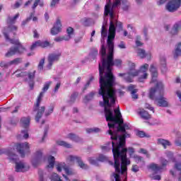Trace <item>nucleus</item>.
<instances>
[{"mask_svg": "<svg viewBox=\"0 0 181 181\" xmlns=\"http://www.w3.org/2000/svg\"><path fill=\"white\" fill-rule=\"evenodd\" d=\"M107 4L105 6V16H110V24L109 27V35L107 37V47L109 52L107 58V52L105 46L102 45L100 49L101 54V64H99V74H100V86L98 94L102 97L103 100H100L101 105H105L110 104V103H114L115 100V95L117 91L114 89V83L115 78L112 75V66L116 67H121L122 66V60L115 59L114 60V39H115V28L122 29V23L117 21L115 18V13L108 8ZM114 60V61H113Z\"/></svg>", "mask_w": 181, "mask_h": 181, "instance_id": "f257e3e1", "label": "nucleus"}, {"mask_svg": "<svg viewBox=\"0 0 181 181\" xmlns=\"http://www.w3.org/2000/svg\"><path fill=\"white\" fill-rule=\"evenodd\" d=\"M125 137H120L118 140L112 141V151L115 160L114 168L115 173H112V177L115 181H122L121 175L127 179L128 166L131 165V160L127 156L128 152L130 158L135 153V148L132 147L125 148Z\"/></svg>", "mask_w": 181, "mask_h": 181, "instance_id": "f03ea898", "label": "nucleus"}, {"mask_svg": "<svg viewBox=\"0 0 181 181\" xmlns=\"http://www.w3.org/2000/svg\"><path fill=\"white\" fill-rule=\"evenodd\" d=\"M115 100H117V96L115 98L114 103H111L109 102L108 105H101V101L99 102L100 107H104L105 108V114L106 121L108 122L107 125L109 127L108 133L111 136L112 141H115L117 139L118 142V139L119 138H129L131 134L127 133V131L128 129H131V124L129 123H124V119H122V115H121V112L119 111V107L114 110V113L112 112V110L110 109L112 105L115 104Z\"/></svg>", "mask_w": 181, "mask_h": 181, "instance_id": "7ed1b4c3", "label": "nucleus"}, {"mask_svg": "<svg viewBox=\"0 0 181 181\" xmlns=\"http://www.w3.org/2000/svg\"><path fill=\"white\" fill-rule=\"evenodd\" d=\"M150 72L151 73V83H156V86L150 90L149 98L155 100V103L158 107H168L169 101L162 95L163 94V83L157 81L158 70L154 64L150 66Z\"/></svg>", "mask_w": 181, "mask_h": 181, "instance_id": "20e7f679", "label": "nucleus"}, {"mask_svg": "<svg viewBox=\"0 0 181 181\" xmlns=\"http://www.w3.org/2000/svg\"><path fill=\"white\" fill-rule=\"evenodd\" d=\"M16 148L18 153H20L22 158L25 157L26 153L30 152V144L28 142L16 144L14 145L13 148H9L5 152L8 156V159L12 162L16 163V172H27L30 169L29 164L23 162H16L18 160V156L13 153V149Z\"/></svg>", "mask_w": 181, "mask_h": 181, "instance_id": "39448f33", "label": "nucleus"}, {"mask_svg": "<svg viewBox=\"0 0 181 181\" xmlns=\"http://www.w3.org/2000/svg\"><path fill=\"white\" fill-rule=\"evenodd\" d=\"M129 66V71L127 74H118L119 77H122V78L127 81V83H132L134 77L139 76V81L142 83L144 80L148 78V69H149V64H144L140 66L139 70L135 69V64L132 62L128 61L127 62Z\"/></svg>", "mask_w": 181, "mask_h": 181, "instance_id": "423d86ee", "label": "nucleus"}, {"mask_svg": "<svg viewBox=\"0 0 181 181\" xmlns=\"http://www.w3.org/2000/svg\"><path fill=\"white\" fill-rule=\"evenodd\" d=\"M18 30V27L10 25L7 29V31H4L3 33L5 36L7 42H10L13 45H16V47H11L9 50L6 53V57H12V56H15V54H23L25 52H26V49L21 44L19 40H12L9 38V36H15L16 32Z\"/></svg>", "mask_w": 181, "mask_h": 181, "instance_id": "0eeeda50", "label": "nucleus"}, {"mask_svg": "<svg viewBox=\"0 0 181 181\" xmlns=\"http://www.w3.org/2000/svg\"><path fill=\"white\" fill-rule=\"evenodd\" d=\"M52 81H49L45 83L42 88V91L40 93L37 99L36 104L34 105L33 110L34 112H36L35 120L37 122H39V119L42 118V115H43V112H45V107H40V105L45 93L49 90V88L50 86H52Z\"/></svg>", "mask_w": 181, "mask_h": 181, "instance_id": "6e6552de", "label": "nucleus"}, {"mask_svg": "<svg viewBox=\"0 0 181 181\" xmlns=\"http://www.w3.org/2000/svg\"><path fill=\"white\" fill-rule=\"evenodd\" d=\"M46 157L43 156V151L42 150L37 151L32 158L31 163L34 168L39 166L42 162H45Z\"/></svg>", "mask_w": 181, "mask_h": 181, "instance_id": "1a4fd4ad", "label": "nucleus"}, {"mask_svg": "<svg viewBox=\"0 0 181 181\" xmlns=\"http://www.w3.org/2000/svg\"><path fill=\"white\" fill-rule=\"evenodd\" d=\"M66 162L69 165H73L74 162H76L78 165V166L81 169H87L88 168V165L87 164L84 163L83 160H81V158L77 156H73V155H69L66 157Z\"/></svg>", "mask_w": 181, "mask_h": 181, "instance_id": "9d476101", "label": "nucleus"}, {"mask_svg": "<svg viewBox=\"0 0 181 181\" xmlns=\"http://www.w3.org/2000/svg\"><path fill=\"white\" fill-rule=\"evenodd\" d=\"M180 6L181 0H170L165 4V10L168 11V12H176V11L180 8Z\"/></svg>", "mask_w": 181, "mask_h": 181, "instance_id": "9b49d317", "label": "nucleus"}, {"mask_svg": "<svg viewBox=\"0 0 181 181\" xmlns=\"http://www.w3.org/2000/svg\"><path fill=\"white\" fill-rule=\"evenodd\" d=\"M160 163L161 165L152 163L149 165V168L151 169V170H153V172H162V170H163V169L168 166L169 161L165 158H160Z\"/></svg>", "mask_w": 181, "mask_h": 181, "instance_id": "f8f14e48", "label": "nucleus"}, {"mask_svg": "<svg viewBox=\"0 0 181 181\" xmlns=\"http://www.w3.org/2000/svg\"><path fill=\"white\" fill-rule=\"evenodd\" d=\"M56 168L57 172H62L64 169L66 175H67L68 176H73V175H74L75 173L74 170L67 167L65 163H59L57 164Z\"/></svg>", "mask_w": 181, "mask_h": 181, "instance_id": "ddd939ff", "label": "nucleus"}, {"mask_svg": "<svg viewBox=\"0 0 181 181\" xmlns=\"http://www.w3.org/2000/svg\"><path fill=\"white\" fill-rule=\"evenodd\" d=\"M60 56H62L60 52L52 53L49 55L48 64L47 65V69L48 70L52 69V66H53V63H54V62H57V60L60 59Z\"/></svg>", "mask_w": 181, "mask_h": 181, "instance_id": "4468645a", "label": "nucleus"}, {"mask_svg": "<svg viewBox=\"0 0 181 181\" xmlns=\"http://www.w3.org/2000/svg\"><path fill=\"white\" fill-rule=\"evenodd\" d=\"M88 160L90 165H94V166H98V162H104L107 160V157L103 154L99 155L98 159L95 157H89Z\"/></svg>", "mask_w": 181, "mask_h": 181, "instance_id": "2eb2a0df", "label": "nucleus"}, {"mask_svg": "<svg viewBox=\"0 0 181 181\" xmlns=\"http://www.w3.org/2000/svg\"><path fill=\"white\" fill-rule=\"evenodd\" d=\"M62 32V22L60 20H57L54 27L51 29V34L54 35Z\"/></svg>", "mask_w": 181, "mask_h": 181, "instance_id": "dca6fc26", "label": "nucleus"}, {"mask_svg": "<svg viewBox=\"0 0 181 181\" xmlns=\"http://www.w3.org/2000/svg\"><path fill=\"white\" fill-rule=\"evenodd\" d=\"M19 70H17L16 72H14L13 74H16V77H25L26 76H28V78L30 80H33V78H35V73H36L35 71H33V72H30V73H27V72H21L19 73Z\"/></svg>", "mask_w": 181, "mask_h": 181, "instance_id": "f3484780", "label": "nucleus"}, {"mask_svg": "<svg viewBox=\"0 0 181 181\" xmlns=\"http://www.w3.org/2000/svg\"><path fill=\"white\" fill-rule=\"evenodd\" d=\"M107 5H109L108 8L110 9V11H112L114 12V9H116V8H118V6L121 5V0H114L112 6H111V0H107V4L105 6Z\"/></svg>", "mask_w": 181, "mask_h": 181, "instance_id": "a211bd4d", "label": "nucleus"}, {"mask_svg": "<svg viewBox=\"0 0 181 181\" xmlns=\"http://www.w3.org/2000/svg\"><path fill=\"white\" fill-rule=\"evenodd\" d=\"M157 144L158 145H161V146H163L164 149H166L168 146H172V143L169 141V140H166L164 139H158Z\"/></svg>", "mask_w": 181, "mask_h": 181, "instance_id": "6ab92c4d", "label": "nucleus"}, {"mask_svg": "<svg viewBox=\"0 0 181 181\" xmlns=\"http://www.w3.org/2000/svg\"><path fill=\"white\" fill-rule=\"evenodd\" d=\"M20 124L21 127L23 128H28L29 125H30V117H24L21 119Z\"/></svg>", "mask_w": 181, "mask_h": 181, "instance_id": "aec40b11", "label": "nucleus"}, {"mask_svg": "<svg viewBox=\"0 0 181 181\" xmlns=\"http://www.w3.org/2000/svg\"><path fill=\"white\" fill-rule=\"evenodd\" d=\"M138 114L143 119H151V115L144 109L139 110Z\"/></svg>", "mask_w": 181, "mask_h": 181, "instance_id": "412c9836", "label": "nucleus"}, {"mask_svg": "<svg viewBox=\"0 0 181 181\" xmlns=\"http://www.w3.org/2000/svg\"><path fill=\"white\" fill-rule=\"evenodd\" d=\"M160 69L163 73H166L168 67L166 66V58L165 57L160 59Z\"/></svg>", "mask_w": 181, "mask_h": 181, "instance_id": "4be33fe9", "label": "nucleus"}, {"mask_svg": "<svg viewBox=\"0 0 181 181\" xmlns=\"http://www.w3.org/2000/svg\"><path fill=\"white\" fill-rule=\"evenodd\" d=\"M181 30V25L178 23H175L172 28L171 33L172 35H177Z\"/></svg>", "mask_w": 181, "mask_h": 181, "instance_id": "5701e85b", "label": "nucleus"}, {"mask_svg": "<svg viewBox=\"0 0 181 181\" xmlns=\"http://www.w3.org/2000/svg\"><path fill=\"white\" fill-rule=\"evenodd\" d=\"M173 56L174 57H179V56H181V42L175 46V49L173 51Z\"/></svg>", "mask_w": 181, "mask_h": 181, "instance_id": "b1692460", "label": "nucleus"}, {"mask_svg": "<svg viewBox=\"0 0 181 181\" xmlns=\"http://www.w3.org/2000/svg\"><path fill=\"white\" fill-rule=\"evenodd\" d=\"M57 145L59 146H64V148H73V146L63 140H58L57 141Z\"/></svg>", "mask_w": 181, "mask_h": 181, "instance_id": "393cba45", "label": "nucleus"}, {"mask_svg": "<svg viewBox=\"0 0 181 181\" xmlns=\"http://www.w3.org/2000/svg\"><path fill=\"white\" fill-rule=\"evenodd\" d=\"M66 33H67V35H65L66 40H70V39H71L73 37V35H74V30L73 29V28L69 27L66 29Z\"/></svg>", "mask_w": 181, "mask_h": 181, "instance_id": "a878e982", "label": "nucleus"}, {"mask_svg": "<svg viewBox=\"0 0 181 181\" xmlns=\"http://www.w3.org/2000/svg\"><path fill=\"white\" fill-rule=\"evenodd\" d=\"M47 160H48L47 168H49V169H53V168H54V160H55L54 157L52 156H49L47 158Z\"/></svg>", "mask_w": 181, "mask_h": 181, "instance_id": "bb28decb", "label": "nucleus"}, {"mask_svg": "<svg viewBox=\"0 0 181 181\" xmlns=\"http://www.w3.org/2000/svg\"><path fill=\"white\" fill-rule=\"evenodd\" d=\"M67 138L74 142H80V137L74 134H68Z\"/></svg>", "mask_w": 181, "mask_h": 181, "instance_id": "cd10ccee", "label": "nucleus"}, {"mask_svg": "<svg viewBox=\"0 0 181 181\" xmlns=\"http://www.w3.org/2000/svg\"><path fill=\"white\" fill-rule=\"evenodd\" d=\"M137 56L140 57V59H145L146 57V52H145V49H139L136 51Z\"/></svg>", "mask_w": 181, "mask_h": 181, "instance_id": "c85d7f7f", "label": "nucleus"}, {"mask_svg": "<svg viewBox=\"0 0 181 181\" xmlns=\"http://www.w3.org/2000/svg\"><path fill=\"white\" fill-rule=\"evenodd\" d=\"M18 18H19V13L16 14L13 17H9L7 20V23H8V25H13Z\"/></svg>", "mask_w": 181, "mask_h": 181, "instance_id": "c756f323", "label": "nucleus"}, {"mask_svg": "<svg viewBox=\"0 0 181 181\" xmlns=\"http://www.w3.org/2000/svg\"><path fill=\"white\" fill-rule=\"evenodd\" d=\"M86 132L88 134H93V133L97 134L98 132H101V129H100L98 127H93L90 129H87Z\"/></svg>", "mask_w": 181, "mask_h": 181, "instance_id": "7c9ffc66", "label": "nucleus"}, {"mask_svg": "<svg viewBox=\"0 0 181 181\" xmlns=\"http://www.w3.org/2000/svg\"><path fill=\"white\" fill-rule=\"evenodd\" d=\"M94 95H95V92H91L84 98L83 102L88 103V101H90V100L94 98Z\"/></svg>", "mask_w": 181, "mask_h": 181, "instance_id": "2f4dec72", "label": "nucleus"}, {"mask_svg": "<svg viewBox=\"0 0 181 181\" xmlns=\"http://www.w3.org/2000/svg\"><path fill=\"white\" fill-rule=\"evenodd\" d=\"M139 153H142L143 155H145L146 158H151V153H149V151L145 148H140L138 151Z\"/></svg>", "mask_w": 181, "mask_h": 181, "instance_id": "473e14b6", "label": "nucleus"}, {"mask_svg": "<svg viewBox=\"0 0 181 181\" xmlns=\"http://www.w3.org/2000/svg\"><path fill=\"white\" fill-rule=\"evenodd\" d=\"M21 63H22V59L16 58L12 61H10V66H16Z\"/></svg>", "mask_w": 181, "mask_h": 181, "instance_id": "72a5a7b5", "label": "nucleus"}, {"mask_svg": "<svg viewBox=\"0 0 181 181\" xmlns=\"http://www.w3.org/2000/svg\"><path fill=\"white\" fill-rule=\"evenodd\" d=\"M165 156L168 159H171V160H173V162H175V158H173V153L172 151H166L165 152Z\"/></svg>", "mask_w": 181, "mask_h": 181, "instance_id": "f704fd0d", "label": "nucleus"}, {"mask_svg": "<svg viewBox=\"0 0 181 181\" xmlns=\"http://www.w3.org/2000/svg\"><path fill=\"white\" fill-rule=\"evenodd\" d=\"M128 91H130V93H138V89H136V86L134 85H130L127 88Z\"/></svg>", "mask_w": 181, "mask_h": 181, "instance_id": "c9c22d12", "label": "nucleus"}, {"mask_svg": "<svg viewBox=\"0 0 181 181\" xmlns=\"http://www.w3.org/2000/svg\"><path fill=\"white\" fill-rule=\"evenodd\" d=\"M134 158L136 163H144V158L139 156H134Z\"/></svg>", "mask_w": 181, "mask_h": 181, "instance_id": "e433bc0d", "label": "nucleus"}, {"mask_svg": "<svg viewBox=\"0 0 181 181\" xmlns=\"http://www.w3.org/2000/svg\"><path fill=\"white\" fill-rule=\"evenodd\" d=\"M40 47H48L50 46V44L47 41H40L39 40Z\"/></svg>", "mask_w": 181, "mask_h": 181, "instance_id": "4c0bfd02", "label": "nucleus"}, {"mask_svg": "<svg viewBox=\"0 0 181 181\" xmlns=\"http://www.w3.org/2000/svg\"><path fill=\"white\" fill-rule=\"evenodd\" d=\"M11 66L10 62H6L4 61H2L0 63V67H2L4 69H8Z\"/></svg>", "mask_w": 181, "mask_h": 181, "instance_id": "58836bf2", "label": "nucleus"}, {"mask_svg": "<svg viewBox=\"0 0 181 181\" xmlns=\"http://www.w3.org/2000/svg\"><path fill=\"white\" fill-rule=\"evenodd\" d=\"M54 110V105L50 106L48 108V110L45 112L46 117H48V115H50V114H52Z\"/></svg>", "mask_w": 181, "mask_h": 181, "instance_id": "ea45409f", "label": "nucleus"}, {"mask_svg": "<svg viewBox=\"0 0 181 181\" xmlns=\"http://www.w3.org/2000/svg\"><path fill=\"white\" fill-rule=\"evenodd\" d=\"M37 5H40V6H43V2L40 1V0H35L32 7L33 9H36V6H37Z\"/></svg>", "mask_w": 181, "mask_h": 181, "instance_id": "a19ab883", "label": "nucleus"}, {"mask_svg": "<svg viewBox=\"0 0 181 181\" xmlns=\"http://www.w3.org/2000/svg\"><path fill=\"white\" fill-rule=\"evenodd\" d=\"M175 168L177 170H180V177H179V180L181 181V163H176L175 165Z\"/></svg>", "mask_w": 181, "mask_h": 181, "instance_id": "79ce46f5", "label": "nucleus"}, {"mask_svg": "<svg viewBox=\"0 0 181 181\" xmlns=\"http://www.w3.org/2000/svg\"><path fill=\"white\" fill-rule=\"evenodd\" d=\"M37 47H40L39 41H37V42L33 43V45L30 47V50H35V49H36Z\"/></svg>", "mask_w": 181, "mask_h": 181, "instance_id": "37998d69", "label": "nucleus"}, {"mask_svg": "<svg viewBox=\"0 0 181 181\" xmlns=\"http://www.w3.org/2000/svg\"><path fill=\"white\" fill-rule=\"evenodd\" d=\"M59 2H60V0H52L50 6L52 8H56V6H57V5H59Z\"/></svg>", "mask_w": 181, "mask_h": 181, "instance_id": "c03bdc74", "label": "nucleus"}, {"mask_svg": "<svg viewBox=\"0 0 181 181\" xmlns=\"http://www.w3.org/2000/svg\"><path fill=\"white\" fill-rule=\"evenodd\" d=\"M78 95V93H74L71 95L69 103H74L76 101V98H77V96Z\"/></svg>", "mask_w": 181, "mask_h": 181, "instance_id": "a18cd8bd", "label": "nucleus"}, {"mask_svg": "<svg viewBox=\"0 0 181 181\" xmlns=\"http://www.w3.org/2000/svg\"><path fill=\"white\" fill-rule=\"evenodd\" d=\"M108 145H111V143H109ZM108 145L101 146L103 152H108V151H111V148H110Z\"/></svg>", "mask_w": 181, "mask_h": 181, "instance_id": "49530a36", "label": "nucleus"}, {"mask_svg": "<svg viewBox=\"0 0 181 181\" xmlns=\"http://www.w3.org/2000/svg\"><path fill=\"white\" fill-rule=\"evenodd\" d=\"M101 36H102V37H107V30H105V25L102 26Z\"/></svg>", "mask_w": 181, "mask_h": 181, "instance_id": "de8ad7c7", "label": "nucleus"}, {"mask_svg": "<svg viewBox=\"0 0 181 181\" xmlns=\"http://www.w3.org/2000/svg\"><path fill=\"white\" fill-rule=\"evenodd\" d=\"M142 42H141V36L137 35L136 37V45L139 47V46H142Z\"/></svg>", "mask_w": 181, "mask_h": 181, "instance_id": "09e8293b", "label": "nucleus"}, {"mask_svg": "<svg viewBox=\"0 0 181 181\" xmlns=\"http://www.w3.org/2000/svg\"><path fill=\"white\" fill-rule=\"evenodd\" d=\"M21 136H23L24 139H28L29 138V134H28V130L21 131Z\"/></svg>", "mask_w": 181, "mask_h": 181, "instance_id": "8fccbe9b", "label": "nucleus"}, {"mask_svg": "<svg viewBox=\"0 0 181 181\" xmlns=\"http://www.w3.org/2000/svg\"><path fill=\"white\" fill-rule=\"evenodd\" d=\"M33 15H35V13H31L30 16L29 18H28L27 19H25V21H23L22 22V25L25 26V25H26V23H28L29 22V21H30V19H32V18H33Z\"/></svg>", "mask_w": 181, "mask_h": 181, "instance_id": "3c124183", "label": "nucleus"}, {"mask_svg": "<svg viewBox=\"0 0 181 181\" xmlns=\"http://www.w3.org/2000/svg\"><path fill=\"white\" fill-rule=\"evenodd\" d=\"M55 42H63V40H66V35L65 36H62V37H57L55 39H54Z\"/></svg>", "mask_w": 181, "mask_h": 181, "instance_id": "603ef678", "label": "nucleus"}, {"mask_svg": "<svg viewBox=\"0 0 181 181\" xmlns=\"http://www.w3.org/2000/svg\"><path fill=\"white\" fill-rule=\"evenodd\" d=\"M90 22H91V19L90 18H85L83 20V24L84 26H90Z\"/></svg>", "mask_w": 181, "mask_h": 181, "instance_id": "864d4df0", "label": "nucleus"}, {"mask_svg": "<svg viewBox=\"0 0 181 181\" xmlns=\"http://www.w3.org/2000/svg\"><path fill=\"white\" fill-rule=\"evenodd\" d=\"M45 64V59H42L38 64V69L43 70V65Z\"/></svg>", "mask_w": 181, "mask_h": 181, "instance_id": "5fc2aeb1", "label": "nucleus"}, {"mask_svg": "<svg viewBox=\"0 0 181 181\" xmlns=\"http://www.w3.org/2000/svg\"><path fill=\"white\" fill-rule=\"evenodd\" d=\"M60 86H62V82L58 81L54 88V93H57V91H59V88H60Z\"/></svg>", "mask_w": 181, "mask_h": 181, "instance_id": "6e6d98bb", "label": "nucleus"}, {"mask_svg": "<svg viewBox=\"0 0 181 181\" xmlns=\"http://www.w3.org/2000/svg\"><path fill=\"white\" fill-rule=\"evenodd\" d=\"M177 146H181V134L175 139Z\"/></svg>", "mask_w": 181, "mask_h": 181, "instance_id": "4d7b16f0", "label": "nucleus"}, {"mask_svg": "<svg viewBox=\"0 0 181 181\" xmlns=\"http://www.w3.org/2000/svg\"><path fill=\"white\" fill-rule=\"evenodd\" d=\"M168 0H157V5L160 6V5H165Z\"/></svg>", "mask_w": 181, "mask_h": 181, "instance_id": "13d9d810", "label": "nucleus"}, {"mask_svg": "<svg viewBox=\"0 0 181 181\" xmlns=\"http://www.w3.org/2000/svg\"><path fill=\"white\" fill-rule=\"evenodd\" d=\"M136 136H139V138H144L145 136V132L143 131H139L136 132Z\"/></svg>", "mask_w": 181, "mask_h": 181, "instance_id": "bf43d9fd", "label": "nucleus"}, {"mask_svg": "<svg viewBox=\"0 0 181 181\" xmlns=\"http://www.w3.org/2000/svg\"><path fill=\"white\" fill-rule=\"evenodd\" d=\"M117 47L119 48V49H127V46L125 45V43L124 42H121L118 45Z\"/></svg>", "mask_w": 181, "mask_h": 181, "instance_id": "052dcab7", "label": "nucleus"}, {"mask_svg": "<svg viewBox=\"0 0 181 181\" xmlns=\"http://www.w3.org/2000/svg\"><path fill=\"white\" fill-rule=\"evenodd\" d=\"M132 170V172H134V173H136V172H139V167H138V165H133Z\"/></svg>", "mask_w": 181, "mask_h": 181, "instance_id": "680f3d73", "label": "nucleus"}, {"mask_svg": "<svg viewBox=\"0 0 181 181\" xmlns=\"http://www.w3.org/2000/svg\"><path fill=\"white\" fill-rule=\"evenodd\" d=\"M145 108H146L147 110H150V111H153V112H155V111L153 110V107H152L151 105L148 103L145 104Z\"/></svg>", "mask_w": 181, "mask_h": 181, "instance_id": "e2e57ef3", "label": "nucleus"}, {"mask_svg": "<svg viewBox=\"0 0 181 181\" xmlns=\"http://www.w3.org/2000/svg\"><path fill=\"white\" fill-rule=\"evenodd\" d=\"M129 6L128 5V3L126 2L125 4L124 3L122 4V8L124 9V11H127Z\"/></svg>", "mask_w": 181, "mask_h": 181, "instance_id": "0e129e2a", "label": "nucleus"}, {"mask_svg": "<svg viewBox=\"0 0 181 181\" xmlns=\"http://www.w3.org/2000/svg\"><path fill=\"white\" fill-rule=\"evenodd\" d=\"M147 60H151L152 59V54L151 52H146V57Z\"/></svg>", "mask_w": 181, "mask_h": 181, "instance_id": "69168bd1", "label": "nucleus"}, {"mask_svg": "<svg viewBox=\"0 0 181 181\" xmlns=\"http://www.w3.org/2000/svg\"><path fill=\"white\" fill-rule=\"evenodd\" d=\"M132 98L133 100H136L138 99V95L136 94V92H132Z\"/></svg>", "mask_w": 181, "mask_h": 181, "instance_id": "338daca9", "label": "nucleus"}, {"mask_svg": "<svg viewBox=\"0 0 181 181\" xmlns=\"http://www.w3.org/2000/svg\"><path fill=\"white\" fill-rule=\"evenodd\" d=\"M152 178L153 180H160V175H153Z\"/></svg>", "mask_w": 181, "mask_h": 181, "instance_id": "774afa93", "label": "nucleus"}]
</instances>
